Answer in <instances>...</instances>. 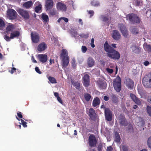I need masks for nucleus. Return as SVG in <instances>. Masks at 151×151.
<instances>
[{"instance_id": "obj_1", "label": "nucleus", "mask_w": 151, "mask_h": 151, "mask_svg": "<svg viewBox=\"0 0 151 151\" xmlns=\"http://www.w3.org/2000/svg\"><path fill=\"white\" fill-rule=\"evenodd\" d=\"M104 48L107 52V57L114 60H118L120 58V55L119 53L110 45L107 41H106L104 45Z\"/></svg>"}, {"instance_id": "obj_2", "label": "nucleus", "mask_w": 151, "mask_h": 151, "mask_svg": "<svg viewBox=\"0 0 151 151\" xmlns=\"http://www.w3.org/2000/svg\"><path fill=\"white\" fill-rule=\"evenodd\" d=\"M126 17L127 19H129L132 24H139L140 22V18L136 14L133 13L128 14Z\"/></svg>"}, {"instance_id": "obj_3", "label": "nucleus", "mask_w": 151, "mask_h": 151, "mask_svg": "<svg viewBox=\"0 0 151 151\" xmlns=\"http://www.w3.org/2000/svg\"><path fill=\"white\" fill-rule=\"evenodd\" d=\"M142 83L145 87L151 88V72L145 75L143 78Z\"/></svg>"}, {"instance_id": "obj_4", "label": "nucleus", "mask_w": 151, "mask_h": 151, "mask_svg": "<svg viewBox=\"0 0 151 151\" xmlns=\"http://www.w3.org/2000/svg\"><path fill=\"white\" fill-rule=\"evenodd\" d=\"M114 89L117 92H119L121 89V80L119 76H117L113 82Z\"/></svg>"}, {"instance_id": "obj_5", "label": "nucleus", "mask_w": 151, "mask_h": 151, "mask_svg": "<svg viewBox=\"0 0 151 151\" xmlns=\"http://www.w3.org/2000/svg\"><path fill=\"white\" fill-rule=\"evenodd\" d=\"M17 11L24 19L27 20L29 18V14L27 11L21 9H19Z\"/></svg>"}, {"instance_id": "obj_6", "label": "nucleus", "mask_w": 151, "mask_h": 151, "mask_svg": "<svg viewBox=\"0 0 151 151\" xmlns=\"http://www.w3.org/2000/svg\"><path fill=\"white\" fill-rule=\"evenodd\" d=\"M97 142V139L94 135L91 134L89 136L88 143L90 147H93L96 146Z\"/></svg>"}, {"instance_id": "obj_7", "label": "nucleus", "mask_w": 151, "mask_h": 151, "mask_svg": "<svg viewBox=\"0 0 151 151\" xmlns=\"http://www.w3.org/2000/svg\"><path fill=\"white\" fill-rule=\"evenodd\" d=\"M7 14L10 19H14L17 17V13L12 9H9L7 11Z\"/></svg>"}, {"instance_id": "obj_8", "label": "nucleus", "mask_w": 151, "mask_h": 151, "mask_svg": "<svg viewBox=\"0 0 151 151\" xmlns=\"http://www.w3.org/2000/svg\"><path fill=\"white\" fill-rule=\"evenodd\" d=\"M105 119L109 122L111 121L112 118V112L109 108H105L104 111Z\"/></svg>"}, {"instance_id": "obj_9", "label": "nucleus", "mask_w": 151, "mask_h": 151, "mask_svg": "<svg viewBox=\"0 0 151 151\" xmlns=\"http://www.w3.org/2000/svg\"><path fill=\"white\" fill-rule=\"evenodd\" d=\"M119 121L120 124L121 126L126 127L128 125V122L124 115L120 114L119 117Z\"/></svg>"}, {"instance_id": "obj_10", "label": "nucleus", "mask_w": 151, "mask_h": 151, "mask_svg": "<svg viewBox=\"0 0 151 151\" xmlns=\"http://www.w3.org/2000/svg\"><path fill=\"white\" fill-rule=\"evenodd\" d=\"M31 37L32 42L35 43H37L39 41L40 36L37 32H31Z\"/></svg>"}, {"instance_id": "obj_11", "label": "nucleus", "mask_w": 151, "mask_h": 151, "mask_svg": "<svg viewBox=\"0 0 151 151\" xmlns=\"http://www.w3.org/2000/svg\"><path fill=\"white\" fill-rule=\"evenodd\" d=\"M119 26L120 30L123 35L125 37H127L128 36V34L125 25L123 24H120Z\"/></svg>"}, {"instance_id": "obj_12", "label": "nucleus", "mask_w": 151, "mask_h": 151, "mask_svg": "<svg viewBox=\"0 0 151 151\" xmlns=\"http://www.w3.org/2000/svg\"><path fill=\"white\" fill-rule=\"evenodd\" d=\"M87 114L91 120H93L96 119V114L95 110L93 108L89 109Z\"/></svg>"}, {"instance_id": "obj_13", "label": "nucleus", "mask_w": 151, "mask_h": 151, "mask_svg": "<svg viewBox=\"0 0 151 151\" xmlns=\"http://www.w3.org/2000/svg\"><path fill=\"white\" fill-rule=\"evenodd\" d=\"M124 83L129 89L131 90L133 88L134 82L131 79L129 78L127 79Z\"/></svg>"}, {"instance_id": "obj_14", "label": "nucleus", "mask_w": 151, "mask_h": 151, "mask_svg": "<svg viewBox=\"0 0 151 151\" xmlns=\"http://www.w3.org/2000/svg\"><path fill=\"white\" fill-rule=\"evenodd\" d=\"M54 5L53 0H47L45 1V7L46 11L51 9Z\"/></svg>"}, {"instance_id": "obj_15", "label": "nucleus", "mask_w": 151, "mask_h": 151, "mask_svg": "<svg viewBox=\"0 0 151 151\" xmlns=\"http://www.w3.org/2000/svg\"><path fill=\"white\" fill-rule=\"evenodd\" d=\"M56 8L58 10L62 11H66L67 9L66 5L65 4L60 2H58L57 4Z\"/></svg>"}, {"instance_id": "obj_16", "label": "nucleus", "mask_w": 151, "mask_h": 151, "mask_svg": "<svg viewBox=\"0 0 151 151\" xmlns=\"http://www.w3.org/2000/svg\"><path fill=\"white\" fill-rule=\"evenodd\" d=\"M83 85L86 87H88L90 85L89 76L88 74H85L83 77Z\"/></svg>"}, {"instance_id": "obj_17", "label": "nucleus", "mask_w": 151, "mask_h": 151, "mask_svg": "<svg viewBox=\"0 0 151 151\" xmlns=\"http://www.w3.org/2000/svg\"><path fill=\"white\" fill-rule=\"evenodd\" d=\"M47 47V44L44 42H42L38 46L37 50L40 52L44 51Z\"/></svg>"}, {"instance_id": "obj_18", "label": "nucleus", "mask_w": 151, "mask_h": 151, "mask_svg": "<svg viewBox=\"0 0 151 151\" xmlns=\"http://www.w3.org/2000/svg\"><path fill=\"white\" fill-rule=\"evenodd\" d=\"M99 88L102 89H105L107 87L106 82L102 80H100L97 82Z\"/></svg>"}, {"instance_id": "obj_19", "label": "nucleus", "mask_w": 151, "mask_h": 151, "mask_svg": "<svg viewBox=\"0 0 151 151\" xmlns=\"http://www.w3.org/2000/svg\"><path fill=\"white\" fill-rule=\"evenodd\" d=\"M130 96L131 99L137 104L139 105L141 104L140 99L138 98L134 94L131 93Z\"/></svg>"}, {"instance_id": "obj_20", "label": "nucleus", "mask_w": 151, "mask_h": 151, "mask_svg": "<svg viewBox=\"0 0 151 151\" xmlns=\"http://www.w3.org/2000/svg\"><path fill=\"white\" fill-rule=\"evenodd\" d=\"M112 37L116 40H119L121 38V35L119 32L116 30L113 31Z\"/></svg>"}, {"instance_id": "obj_21", "label": "nucleus", "mask_w": 151, "mask_h": 151, "mask_svg": "<svg viewBox=\"0 0 151 151\" xmlns=\"http://www.w3.org/2000/svg\"><path fill=\"white\" fill-rule=\"evenodd\" d=\"M14 28V25L12 24L9 23L6 28L5 32L9 35L10 32H12Z\"/></svg>"}, {"instance_id": "obj_22", "label": "nucleus", "mask_w": 151, "mask_h": 151, "mask_svg": "<svg viewBox=\"0 0 151 151\" xmlns=\"http://www.w3.org/2000/svg\"><path fill=\"white\" fill-rule=\"evenodd\" d=\"M62 58L63 61L62 66L63 67L66 68L68 65L69 63V57L68 56L67 57H66V58Z\"/></svg>"}, {"instance_id": "obj_23", "label": "nucleus", "mask_w": 151, "mask_h": 151, "mask_svg": "<svg viewBox=\"0 0 151 151\" xmlns=\"http://www.w3.org/2000/svg\"><path fill=\"white\" fill-rule=\"evenodd\" d=\"M95 63V61L92 58H88L87 60V64L88 67H93Z\"/></svg>"}, {"instance_id": "obj_24", "label": "nucleus", "mask_w": 151, "mask_h": 151, "mask_svg": "<svg viewBox=\"0 0 151 151\" xmlns=\"http://www.w3.org/2000/svg\"><path fill=\"white\" fill-rule=\"evenodd\" d=\"M33 4L32 1L30 0L25 2L23 4V6L26 9H29L32 6Z\"/></svg>"}, {"instance_id": "obj_25", "label": "nucleus", "mask_w": 151, "mask_h": 151, "mask_svg": "<svg viewBox=\"0 0 151 151\" xmlns=\"http://www.w3.org/2000/svg\"><path fill=\"white\" fill-rule=\"evenodd\" d=\"M40 60L44 63L46 62L47 60V56L46 55L41 54L38 55Z\"/></svg>"}, {"instance_id": "obj_26", "label": "nucleus", "mask_w": 151, "mask_h": 151, "mask_svg": "<svg viewBox=\"0 0 151 151\" xmlns=\"http://www.w3.org/2000/svg\"><path fill=\"white\" fill-rule=\"evenodd\" d=\"M100 103V99L98 97H96L94 98L93 101L92 106L93 107H95L99 105Z\"/></svg>"}, {"instance_id": "obj_27", "label": "nucleus", "mask_w": 151, "mask_h": 151, "mask_svg": "<svg viewBox=\"0 0 151 151\" xmlns=\"http://www.w3.org/2000/svg\"><path fill=\"white\" fill-rule=\"evenodd\" d=\"M130 31L134 35H136L139 33V30L136 27L132 26L130 28Z\"/></svg>"}, {"instance_id": "obj_28", "label": "nucleus", "mask_w": 151, "mask_h": 151, "mask_svg": "<svg viewBox=\"0 0 151 151\" xmlns=\"http://www.w3.org/2000/svg\"><path fill=\"white\" fill-rule=\"evenodd\" d=\"M20 35V32L17 31H15L10 34L11 39H13L15 37H18Z\"/></svg>"}, {"instance_id": "obj_29", "label": "nucleus", "mask_w": 151, "mask_h": 151, "mask_svg": "<svg viewBox=\"0 0 151 151\" xmlns=\"http://www.w3.org/2000/svg\"><path fill=\"white\" fill-rule=\"evenodd\" d=\"M112 102L114 103L117 104L119 101L118 96H116L114 94H112L111 96Z\"/></svg>"}, {"instance_id": "obj_30", "label": "nucleus", "mask_w": 151, "mask_h": 151, "mask_svg": "<svg viewBox=\"0 0 151 151\" xmlns=\"http://www.w3.org/2000/svg\"><path fill=\"white\" fill-rule=\"evenodd\" d=\"M68 56V53L67 50L65 49H63L62 50L61 53L60 54V57L62 58H66Z\"/></svg>"}, {"instance_id": "obj_31", "label": "nucleus", "mask_w": 151, "mask_h": 151, "mask_svg": "<svg viewBox=\"0 0 151 151\" xmlns=\"http://www.w3.org/2000/svg\"><path fill=\"white\" fill-rule=\"evenodd\" d=\"M84 97L85 100L87 102L89 101L91 98L92 99L91 95L88 93H85L84 95Z\"/></svg>"}, {"instance_id": "obj_32", "label": "nucleus", "mask_w": 151, "mask_h": 151, "mask_svg": "<svg viewBox=\"0 0 151 151\" xmlns=\"http://www.w3.org/2000/svg\"><path fill=\"white\" fill-rule=\"evenodd\" d=\"M41 18L42 19L43 21L45 23L49 21L48 16L45 14H42V15Z\"/></svg>"}, {"instance_id": "obj_33", "label": "nucleus", "mask_w": 151, "mask_h": 151, "mask_svg": "<svg viewBox=\"0 0 151 151\" xmlns=\"http://www.w3.org/2000/svg\"><path fill=\"white\" fill-rule=\"evenodd\" d=\"M132 52L136 54L139 53L140 51V49L137 47L135 46H133L132 47Z\"/></svg>"}, {"instance_id": "obj_34", "label": "nucleus", "mask_w": 151, "mask_h": 151, "mask_svg": "<svg viewBox=\"0 0 151 151\" xmlns=\"http://www.w3.org/2000/svg\"><path fill=\"white\" fill-rule=\"evenodd\" d=\"M121 140V139L119 134L116 133L115 134V141L117 143H119L120 142Z\"/></svg>"}, {"instance_id": "obj_35", "label": "nucleus", "mask_w": 151, "mask_h": 151, "mask_svg": "<svg viewBox=\"0 0 151 151\" xmlns=\"http://www.w3.org/2000/svg\"><path fill=\"white\" fill-rule=\"evenodd\" d=\"M73 85L75 86L76 89H79L80 87V83L78 82H72Z\"/></svg>"}, {"instance_id": "obj_36", "label": "nucleus", "mask_w": 151, "mask_h": 151, "mask_svg": "<svg viewBox=\"0 0 151 151\" xmlns=\"http://www.w3.org/2000/svg\"><path fill=\"white\" fill-rule=\"evenodd\" d=\"M91 5L94 6H100V3L99 1L95 0H93L91 2Z\"/></svg>"}, {"instance_id": "obj_37", "label": "nucleus", "mask_w": 151, "mask_h": 151, "mask_svg": "<svg viewBox=\"0 0 151 151\" xmlns=\"http://www.w3.org/2000/svg\"><path fill=\"white\" fill-rule=\"evenodd\" d=\"M48 79L52 83H57L56 80L54 77L49 76Z\"/></svg>"}, {"instance_id": "obj_38", "label": "nucleus", "mask_w": 151, "mask_h": 151, "mask_svg": "<svg viewBox=\"0 0 151 151\" xmlns=\"http://www.w3.org/2000/svg\"><path fill=\"white\" fill-rule=\"evenodd\" d=\"M134 3L136 6H142V2L140 0H134Z\"/></svg>"}, {"instance_id": "obj_39", "label": "nucleus", "mask_w": 151, "mask_h": 151, "mask_svg": "<svg viewBox=\"0 0 151 151\" xmlns=\"http://www.w3.org/2000/svg\"><path fill=\"white\" fill-rule=\"evenodd\" d=\"M57 11L55 8L51 9L49 12V14L52 16L55 15Z\"/></svg>"}, {"instance_id": "obj_40", "label": "nucleus", "mask_w": 151, "mask_h": 151, "mask_svg": "<svg viewBox=\"0 0 151 151\" xmlns=\"http://www.w3.org/2000/svg\"><path fill=\"white\" fill-rule=\"evenodd\" d=\"M5 24L3 20L0 19V29L2 30L3 27L5 26Z\"/></svg>"}, {"instance_id": "obj_41", "label": "nucleus", "mask_w": 151, "mask_h": 151, "mask_svg": "<svg viewBox=\"0 0 151 151\" xmlns=\"http://www.w3.org/2000/svg\"><path fill=\"white\" fill-rule=\"evenodd\" d=\"M144 48L145 50L148 52H151V46L149 45H146L144 46Z\"/></svg>"}, {"instance_id": "obj_42", "label": "nucleus", "mask_w": 151, "mask_h": 151, "mask_svg": "<svg viewBox=\"0 0 151 151\" xmlns=\"http://www.w3.org/2000/svg\"><path fill=\"white\" fill-rule=\"evenodd\" d=\"M42 5L41 4H39L38 6H36L35 8V10L36 13H38L41 9Z\"/></svg>"}, {"instance_id": "obj_43", "label": "nucleus", "mask_w": 151, "mask_h": 151, "mask_svg": "<svg viewBox=\"0 0 151 151\" xmlns=\"http://www.w3.org/2000/svg\"><path fill=\"white\" fill-rule=\"evenodd\" d=\"M62 20H64L65 22H68V19L67 18L64 17H62L58 19V22L60 23Z\"/></svg>"}, {"instance_id": "obj_44", "label": "nucleus", "mask_w": 151, "mask_h": 151, "mask_svg": "<svg viewBox=\"0 0 151 151\" xmlns=\"http://www.w3.org/2000/svg\"><path fill=\"white\" fill-rule=\"evenodd\" d=\"M8 35H8L6 33V34L4 36V39L7 42L10 41L11 39V36L10 35V37H9Z\"/></svg>"}, {"instance_id": "obj_45", "label": "nucleus", "mask_w": 151, "mask_h": 151, "mask_svg": "<svg viewBox=\"0 0 151 151\" xmlns=\"http://www.w3.org/2000/svg\"><path fill=\"white\" fill-rule=\"evenodd\" d=\"M147 145L148 147L151 149V136L148 139Z\"/></svg>"}, {"instance_id": "obj_46", "label": "nucleus", "mask_w": 151, "mask_h": 151, "mask_svg": "<svg viewBox=\"0 0 151 151\" xmlns=\"http://www.w3.org/2000/svg\"><path fill=\"white\" fill-rule=\"evenodd\" d=\"M147 113L150 116H151V107L147 106Z\"/></svg>"}, {"instance_id": "obj_47", "label": "nucleus", "mask_w": 151, "mask_h": 151, "mask_svg": "<svg viewBox=\"0 0 151 151\" xmlns=\"http://www.w3.org/2000/svg\"><path fill=\"white\" fill-rule=\"evenodd\" d=\"M80 36L82 38H87L88 37V34H85L83 33L80 35Z\"/></svg>"}, {"instance_id": "obj_48", "label": "nucleus", "mask_w": 151, "mask_h": 151, "mask_svg": "<svg viewBox=\"0 0 151 151\" xmlns=\"http://www.w3.org/2000/svg\"><path fill=\"white\" fill-rule=\"evenodd\" d=\"M101 18H102V21L104 22H105L108 20V18L104 16V15H101Z\"/></svg>"}, {"instance_id": "obj_49", "label": "nucleus", "mask_w": 151, "mask_h": 151, "mask_svg": "<svg viewBox=\"0 0 151 151\" xmlns=\"http://www.w3.org/2000/svg\"><path fill=\"white\" fill-rule=\"evenodd\" d=\"M81 49L83 53H85L87 50V48L86 46L83 45L82 46Z\"/></svg>"}, {"instance_id": "obj_50", "label": "nucleus", "mask_w": 151, "mask_h": 151, "mask_svg": "<svg viewBox=\"0 0 151 151\" xmlns=\"http://www.w3.org/2000/svg\"><path fill=\"white\" fill-rule=\"evenodd\" d=\"M72 64V67L74 68H75L76 67V65L75 59H73Z\"/></svg>"}, {"instance_id": "obj_51", "label": "nucleus", "mask_w": 151, "mask_h": 151, "mask_svg": "<svg viewBox=\"0 0 151 151\" xmlns=\"http://www.w3.org/2000/svg\"><path fill=\"white\" fill-rule=\"evenodd\" d=\"M146 15L148 17H151V9H150L146 12Z\"/></svg>"}, {"instance_id": "obj_52", "label": "nucleus", "mask_w": 151, "mask_h": 151, "mask_svg": "<svg viewBox=\"0 0 151 151\" xmlns=\"http://www.w3.org/2000/svg\"><path fill=\"white\" fill-rule=\"evenodd\" d=\"M35 69L37 73H38L39 74H41L42 73V72L40 70L38 67H36L35 68Z\"/></svg>"}, {"instance_id": "obj_53", "label": "nucleus", "mask_w": 151, "mask_h": 151, "mask_svg": "<svg viewBox=\"0 0 151 151\" xmlns=\"http://www.w3.org/2000/svg\"><path fill=\"white\" fill-rule=\"evenodd\" d=\"M123 151H128V148L125 145H123L122 146Z\"/></svg>"}, {"instance_id": "obj_54", "label": "nucleus", "mask_w": 151, "mask_h": 151, "mask_svg": "<svg viewBox=\"0 0 151 151\" xmlns=\"http://www.w3.org/2000/svg\"><path fill=\"white\" fill-rule=\"evenodd\" d=\"M102 145H99L97 147V150L98 151H102Z\"/></svg>"}, {"instance_id": "obj_55", "label": "nucleus", "mask_w": 151, "mask_h": 151, "mask_svg": "<svg viewBox=\"0 0 151 151\" xmlns=\"http://www.w3.org/2000/svg\"><path fill=\"white\" fill-rule=\"evenodd\" d=\"M106 70L108 73H112L113 72V70L112 69L109 68H107Z\"/></svg>"}, {"instance_id": "obj_56", "label": "nucleus", "mask_w": 151, "mask_h": 151, "mask_svg": "<svg viewBox=\"0 0 151 151\" xmlns=\"http://www.w3.org/2000/svg\"><path fill=\"white\" fill-rule=\"evenodd\" d=\"M17 115L19 118H22V116L21 112L18 111L17 113Z\"/></svg>"}, {"instance_id": "obj_57", "label": "nucleus", "mask_w": 151, "mask_h": 151, "mask_svg": "<svg viewBox=\"0 0 151 151\" xmlns=\"http://www.w3.org/2000/svg\"><path fill=\"white\" fill-rule=\"evenodd\" d=\"M57 99L58 101L61 104H63V102L61 98L59 96H58Z\"/></svg>"}, {"instance_id": "obj_58", "label": "nucleus", "mask_w": 151, "mask_h": 151, "mask_svg": "<svg viewBox=\"0 0 151 151\" xmlns=\"http://www.w3.org/2000/svg\"><path fill=\"white\" fill-rule=\"evenodd\" d=\"M94 13V11L93 10H90L88 12V14H90L91 17L93 15Z\"/></svg>"}, {"instance_id": "obj_59", "label": "nucleus", "mask_w": 151, "mask_h": 151, "mask_svg": "<svg viewBox=\"0 0 151 151\" xmlns=\"http://www.w3.org/2000/svg\"><path fill=\"white\" fill-rule=\"evenodd\" d=\"M150 93L151 94V92ZM147 101L149 103L151 104V96H149L148 97Z\"/></svg>"}, {"instance_id": "obj_60", "label": "nucleus", "mask_w": 151, "mask_h": 151, "mask_svg": "<svg viewBox=\"0 0 151 151\" xmlns=\"http://www.w3.org/2000/svg\"><path fill=\"white\" fill-rule=\"evenodd\" d=\"M109 99V97L107 96H104V100L105 101H107Z\"/></svg>"}, {"instance_id": "obj_61", "label": "nucleus", "mask_w": 151, "mask_h": 151, "mask_svg": "<svg viewBox=\"0 0 151 151\" xmlns=\"http://www.w3.org/2000/svg\"><path fill=\"white\" fill-rule=\"evenodd\" d=\"M16 70V69L15 68H12V70H11L10 73L11 74H13L14 73V72Z\"/></svg>"}, {"instance_id": "obj_62", "label": "nucleus", "mask_w": 151, "mask_h": 151, "mask_svg": "<svg viewBox=\"0 0 151 151\" xmlns=\"http://www.w3.org/2000/svg\"><path fill=\"white\" fill-rule=\"evenodd\" d=\"M113 150V148L111 146H110L107 147V151H112Z\"/></svg>"}, {"instance_id": "obj_63", "label": "nucleus", "mask_w": 151, "mask_h": 151, "mask_svg": "<svg viewBox=\"0 0 151 151\" xmlns=\"http://www.w3.org/2000/svg\"><path fill=\"white\" fill-rule=\"evenodd\" d=\"M26 124L27 123L24 122H23L22 124V125L23 127H27V125Z\"/></svg>"}, {"instance_id": "obj_64", "label": "nucleus", "mask_w": 151, "mask_h": 151, "mask_svg": "<svg viewBox=\"0 0 151 151\" xmlns=\"http://www.w3.org/2000/svg\"><path fill=\"white\" fill-rule=\"evenodd\" d=\"M144 64L145 66H147L149 64V62L148 61H146L144 62Z\"/></svg>"}]
</instances>
